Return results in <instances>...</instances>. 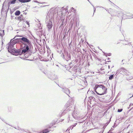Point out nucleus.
<instances>
[{
    "label": "nucleus",
    "instance_id": "obj_1",
    "mask_svg": "<svg viewBox=\"0 0 133 133\" xmlns=\"http://www.w3.org/2000/svg\"><path fill=\"white\" fill-rule=\"evenodd\" d=\"M11 39L9 44H8V51L10 52H14V54L17 56L21 53V52H18L15 48V44L18 42V38L14 40Z\"/></svg>",
    "mask_w": 133,
    "mask_h": 133
},
{
    "label": "nucleus",
    "instance_id": "obj_2",
    "mask_svg": "<svg viewBox=\"0 0 133 133\" xmlns=\"http://www.w3.org/2000/svg\"><path fill=\"white\" fill-rule=\"evenodd\" d=\"M22 38L18 39L19 41L22 43L21 46L22 48H24L26 46H30L31 41L30 39L26 36H21Z\"/></svg>",
    "mask_w": 133,
    "mask_h": 133
},
{
    "label": "nucleus",
    "instance_id": "obj_3",
    "mask_svg": "<svg viewBox=\"0 0 133 133\" xmlns=\"http://www.w3.org/2000/svg\"><path fill=\"white\" fill-rule=\"evenodd\" d=\"M94 89L97 94L99 95H103L107 93V88L103 85H96Z\"/></svg>",
    "mask_w": 133,
    "mask_h": 133
},
{
    "label": "nucleus",
    "instance_id": "obj_4",
    "mask_svg": "<svg viewBox=\"0 0 133 133\" xmlns=\"http://www.w3.org/2000/svg\"><path fill=\"white\" fill-rule=\"evenodd\" d=\"M54 14L53 11H50L48 13L46 16V18L49 19V20H51L54 17Z\"/></svg>",
    "mask_w": 133,
    "mask_h": 133
},
{
    "label": "nucleus",
    "instance_id": "obj_5",
    "mask_svg": "<svg viewBox=\"0 0 133 133\" xmlns=\"http://www.w3.org/2000/svg\"><path fill=\"white\" fill-rule=\"evenodd\" d=\"M72 104H73V103L72 102H70V101H68L66 104L65 107L68 108L67 109L69 110H70L71 109H70L72 108L73 106Z\"/></svg>",
    "mask_w": 133,
    "mask_h": 133
},
{
    "label": "nucleus",
    "instance_id": "obj_6",
    "mask_svg": "<svg viewBox=\"0 0 133 133\" xmlns=\"http://www.w3.org/2000/svg\"><path fill=\"white\" fill-rule=\"evenodd\" d=\"M64 58L67 61H68L71 59L70 56L67 52H65L63 55Z\"/></svg>",
    "mask_w": 133,
    "mask_h": 133
},
{
    "label": "nucleus",
    "instance_id": "obj_7",
    "mask_svg": "<svg viewBox=\"0 0 133 133\" xmlns=\"http://www.w3.org/2000/svg\"><path fill=\"white\" fill-rule=\"evenodd\" d=\"M29 47L30 46H25V47L24 48V49L22 50V52H21V53H20L19 55H21L22 54H24L28 52L29 50ZM18 52H20L19 51H18Z\"/></svg>",
    "mask_w": 133,
    "mask_h": 133
},
{
    "label": "nucleus",
    "instance_id": "obj_8",
    "mask_svg": "<svg viewBox=\"0 0 133 133\" xmlns=\"http://www.w3.org/2000/svg\"><path fill=\"white\" fill-rule=\"evenodd\" d=\"M117 71V72H121V74L122 72L125 74V73H126L128 71L125 68L123 67H122V68H120Z\"/></svg>",
    "mask_w": 133,
    "mask_h": 133
},
{
    "label": "nucleus",
    "instance_id": "obj_9",
    "mask_svg": "<svg viewBox=\"0 0 133 133\" xmlns=\"http://www.w3.org/2000/svg\"><path fill=\"white\" fill-rule=\"evenodd\" d=\"M47 26L49 30L51 29L52 26V23L51 20H49V21L47 22Z\"/></svg>",
    "mask_w": 133,
    "mask_h": 133
},
{
    "label": "nucleus",
    "instance_id": "obj_10",
    "mask_svg": "<svg viewBox=\"0 0 133 133\" xmlns=\"http://www.w3.org/2000/svg\"><path fill=\"white\" fill-rule=\"evenodd\" d=\"M62 89H63L62 90L66 94L68 95L69 94V90L68 88H62Z\"/></svg>",
    "mask_w": 133,
    "mask_h": 133
},
{
    "label": "nucleus",
    "instance_id": "obj_11",
    "mask_svg": "<svg viewBox=\"0 0 133 133\" xmlns=\"http://www.w3.org/2000/svg\"><path fill=\"white\" fill-rule=\"evenodd\" d=\"M57 76L56 75H52L51 76H49V77L52 80H54L56 79L57 78Z\"/></svg>",
    "mask_w": 133,
    "mask_h": 133
},
{
    "label": "nucleus",
    "instance_id": "obj_12",
    "mask_svg": "<svg viewBox=\"0 0 133 133\" xmlns=\"http://www.w3.org/2000/svg\"><path fill=\"white\" fill-rule=\"evenodd\" d=\"M18 1L22 3H25L30 2L31 0H18Z\"/></svg>",
    "mask_w": 133,
    "mask_h": 133
},
{
    "label": "nucleus",
    "instance_id": "obj_13",
    "mask_svg": "<svg viewBox=\"0 0 133 133\" xmlns=\"http://www.w3.org/2000/svg\"><path fill=\"white\" fill-rule=\"evenodd\" d=\"M127 79L128 81H130L133 79V76H130L127 78Z\"/></svg>",
    "mask_w": 133,
    "mask_h": 133
},
{
    "label": "nucleus",
    "instance_id": "obj_14",
    "mask_svg": "<svg viewBox=\"0 0 133 133\" xmlns=\"http://www.w3.org/2000/svg\"><path fill=\"white\" fill-rule=\"evenodd\" d=\"M60 22L62 23L61 25H64L65 24V22H64V19H62L61 21Z\"/></svg>",
    "mask_w": 133,
    "mask_h": 133
},
{
    "label": "nucleus",
    "instance_id": "obj_15",
    "mask_svg": "<svg viewBox=\"0 0 133 133\" xmlns=\"http://www.w3.org/2000/svg\"><path fill=\"white\" fill-rule=\"evenodd\" d=\"M20 12L19 11H17L15 13V15H18L20 14Z\"/></svg>",
    "mask_w": 133,
    "mask_h": 133
},
{
    "label": "nucleus",
    "instance_id": "obj_16",
    "mask_svg": "<svg viewBox=\"0 0 133 133\" xmlns=\"http://www.w3.org/2000/svg\"><path fill=\"white\" fill-rule=\"evenodd\" d=\"M49 131V130L48 129H46L43 131V133H46Z\"/></svg>",
    "mask_w": 133,
    "mask_h": 133
},
{
    "label": "nucleus",
    "instance_id": "obj_17",
    "mask_svg": "<svg viewBox=\"0 0 133 133\" xmlns=\"http://www.w3.org/2000/svg\"><path fill=\"white\" fill-rule=\"evenodd\" d=\"M22 15H21L20 16L18 17V19L20 21L22 20Z\"/></svg>",
    "mask_w": 133,
    "mask_h": 133
},
{
    "label": "nucleus",
    "instance_id": "obj_18",
    "mask_svg": "<svg viewBox=\"0 0 133 133\" xmlns=\"http://www.w3.org/2000/svg\"><path fill=\"white\" fill-rule=\"evenodd\" d=\"M16 0H12L10 1V2L11 4H14L15 3Z\"/></svg>",
    "mask_w": 133,
    "mask_h": 133
},
{
    "label": "nucleus",
    "instance_id": "obj_19",
    "mask_svg": "<svg viewBox=\"0 0 133 133\" xmlns=\"http://www.w3.org/2000/svg\"><path fill=\"white\" fill-rule=\"evenodd\" d=\"M77 124V123H75L74 125H72V126H71L70 127V129H72L73 127H75V126H76V125Z\"/></svg>",
    "mask_w": 133,
    "mask_h": 133
},
{
    "label": "nucleus",
    "instance_id": "obj_20",
    "mask_svg": "<svg viewBox=\"0 0 133 133\" xmlns=\"http://www.w3.org/2000/svg\"><path fill=\"white\" fill-rule=\"evenodd\" d=\"M114 75H111L109 77V80H111L114 77Z\"/></svg>",
    "mask_w": 133,
    "mask_h": 133
},
{
    "label": "nucleus",
    "instance_id": "obj_21",
    "mask_svg": "<svg viewBox=\"0 0 133 133\" xmlns=\"http://www.w3.org/2000/svg\"><path fill=\"white\" fill-rule=\"evenodd\" d=\"M123 109H118V112H121L122 110Z\"/></svg>",
    "mask_w": 133,
    "mask_h": 133
},
{
    "label": "nucleus",
    "instance_id": "obj_22",
    "mask_svg": "<svg viewBox=\"0 0 133 133\" xmlns=\"http://www.w3.org/2000/svg\"><path fill=\"white\" fill-rule=\"evenodd\" d=\"M72 116L75 119H76V118L74 116L73 114H72Z\"/></svg>",
    "mask_w": 133,
    "mask_h": 133
},
{
    "label": "nucleus",
    "instance_id": "obj_23",
    "mask_svg": "<svg viewBox=\"0 0 133 133\" xmlns=\"http://www.w3.org/2000/svg\"><path fill=\"white\" fill-rule=\"evenodd\" d=\"M27 24L28 25H29V22H27V21H26V22Z\"/></svg>",
    "mask_w": 133,
    "mask_h": 133
},
{
    "label": "nucleus",
    "instance_id": "obj_24",
    "mask_svg": "<svg viewBox=\"0 0 133 133\" xmlns=\"http://www.w3.org/2000/svg\"><path fill=\"white\" fill-rule=\"evenodd\" d=\"M40 32L41 33V35H42V32H43V30H40Z\"/></svg>",
    "mask_w": 133,
    "mask_h": 133
},
{
    "label": "nucleus",
    "instance_id": "obj_25",
    "mask_svg": "<svg viewBox=\"0 0 133 133\" xmlns=\"http://www.w3.org/2000/svg\"><path fill=\"white\" fill-rule=\"evenodd\" d=\"M109 54V55L108 54H106L105 55H106V56H107L108 55V56H110V55H111V54Z\"/></svg>",
    "mask_w": 133,
    "mask_h": 133
},
{
    "label": "nucleus",
    "instance_id": "obj_26",
    "mask_svg": "<svg viewBox=\"0 0 133 133\" xmlns=\"http://www.w3.org/2000/svg\"><path fill=\"white\" fill-rule=\"evenodd\" d=\"M94 12H95V11H96V8H94Z\"/></svg>",
    "mask_w": 133,
    "mask_h": 133
},
{
    "label": "nucleus",
    "instance_id": "obj_27",
    "mask_svg": "<svg viewBox=\"0 0 133 133\" xmlns=\"http://www.w3.org/2000/svg\"><path fill=\"white\" fill-rule=\"evenodd\" d=\"M133 105V104L132 103H130V106H132Z\"/></svg>",
    "mask_w": 133,
    "mask_h": 133
},
{
    "label": "nucleus",
    "instance_id": "obj_28",
    "mask_svg": "<svg viewBox=\"0 0 133 133\" xmlns=\"http://www.w3.org/2000/svg\"><path fill=\"white\" fill-rule=\"evenodd\" d=\"M34 2H36V3H39L37 1H36V0H35L34 1Z\"/></svg>",
    "mask_w": 133,
    "mask_h": 133
},
{
    "label": "nucleus",
    "instance_id": "obj_29",
    "mask_svg": "<svg viewBox=\"0 0 133 133\" xmlns=\"http://www.w3.org/2000/svg\"><path fill=\"white\" fill-rule=\"evenodd\" d=\"M133 96V94L130 97V98L132 97Z\"/></svg>",
    "mask_w": 133,
    "mask_h": 133
},
{
    "label": "nucleus",
    "instance_id": "obj_30",
    "mask_svg": "<svg viewBox=\"0 0 133 133\" xmlns=\"http://www.w3.org/2000/svg\"><path fill=\"white\" fill-rule=\"evenodd\" d=\"M72 10H74V8L72 7Z\"/></svg>",
    "mask_w": 133,
    "mask_h": 133
},
{
    "label": "nucleus",
    "instance_id": "obj_31",
    "mask_svg": "<svg viewBox=\"0 0 133 133\" xmlns=\"http://www.w3.org/2000/svg\"><path fill=\"white\" fill-rule=\"evenodd\" d=\"M42 3L46 4V3H45V2H43V3Z\"/></svg>",
    "mask_w": 133,
    "mask_h": 133
},
{
    "label": "nucleus",
    "instance_id": "obj_32",
    "mask_svg": "<svg viewBox=\"0 0 133 133\" xmlns=\"http://www.w3.org/2000/svg\"><path fill=\"white\" fill-rule=\"evenodd\" d=\"M108 68L109 69V68H110V66H109V65L108 66Z\"/></svg>",
    "mask_w": 133,
    "mask_h": 133
},
{
    "label": "nucleus",
    "instance_id": "obj_33",
    "mask_svg": "<svg viewBox=\"0 0 133 133\" xmlns=\"http://www.w3.org/2000/svg\"><path fill=\"white\" fill-rule=\"evenodd\" d=\"M3 44V41H2V44Z\"/></svg>",
    "mask_w": 133,
    "mask_h": 133
},
{
    "label": "nucleus",
    "instance_id": "obj_34",
    "mask_svg": "<svg viewBox=\"0 0 133 133\" xmlns=\"http://www.w3.org/2000/svg\"><path fill=\"white\" fill-rule=\"evenodd\" d=\"M69 118L70 120V117H69Z\"/></svg>",
    "mask_w": 133,
    "mask_h": 133
},
{
    "label": "nucleus",
    "instance_id": "obj_35",
    "mask_svg": "<svg viewBox=\"0 0 133 133\" xmlns=\"http://www.w3.org/2000/svg\"><path fill=\"white\" fill-rule=\"evenodd\" d=\"M127 133H129V132H128Z\"/></svg>",
    "mask_w": 133,
    "mask_h": 133
},
{
    "label": "nucleus",
    "instance_id": "obj_36",
    "mask_svg": "<svg viewBox=\"0 0 133 133\" xmlns=\"http://www.w3.org/2000/svg\"><path fill=\"white\" fill-rule=\"evenodd\" d=\"M109 1L111 2V3H112V2H111L110 1Z\"/></svg>",
    "mask_w": 133,
    "mask_h": 133
},
{
    "label": "nucleus",
    "instance_id": "obj_37",
    "mask_svg": "<svg viewBox=\"0 0 133 133\" xmlns=\"http://www.w3.org/2000/svg\"><path fill=\"white\" fill-rule=\"evenodd\" d=\"M45 6H48V5H45Z\"/></svg>",
    "mask_w": 133,
    "mask_h": 133
},
{
    "label": "nucleus",
    "instance_id": "obj_38",
    "mask_svg": "<svg viewBox=\"0 0 133 133\" xmlns=\"http://www.w3.org/2000/svg\"><path fill=\"white\" fill-rule=\"evenodd\" d=\"M88 1H89V0H88Z\"/></svg>",
    "mask_w": 133,
    "mask_h": 133
}]
</instances>
